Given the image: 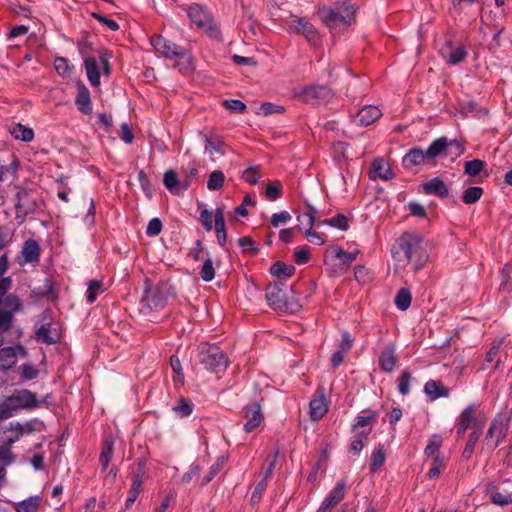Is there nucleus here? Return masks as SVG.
Masks as SVG:
<instances>
[{
  "instance_id": "obj_1",
  "label": "nucleus",
  "mask_w": 512,
  "mask_h": 512,
  "mask_svg": "<svg viewBox=\"0 0 512 512\" xmlns=\"http://www.w3.org/2000/svg\"><path fill=\"white\" fill-rule=\"evenodd\" d=\"M397 244L414 272L423 269L429 259L423 235L416 232H404L399 237Z\"/></svg>"
},
{
  "instance_id": "obj_2",
  "label": "nucleus",
  "mask_w": 512,
  "mask_h": 512,
  "mask_svg": "<svg viewBox=\"0 0 512 512\" xmlns=\"http://www.w3.org/2000/svg\"><path fill=\"white\" fill-rule=\"evenodd\" d=\"M12 287V278L0 275V332H8L13 325V316L21 311L22 302L20 298L13 293H8Z\"/></svg>"
},
{
  "instance_id": "obj_3",
  "label": "nucleus",
  "mask_w": 512,
  "mask_h": 512,
  "mask_svg": "<svg viewBox=\"0 0 512 512\" xmlns=\"http://www.w3.org/2000/svg\"><path fill=\"white\" fill-rule=\"evenodd\" d=\"M150 43L156 52L160 53L165 58L182 61L178 64L179 71L181 73H187L193 70L192 55L184 47H181L158 34L151 36Z\"/></svg>"
},
{
  "instance_id": "obj_4",
  "label": "nucleus",
  "mask_w": 512,
  "mask_h": 512,
  "mask_svg": "<svg viewBox=\"0 0 512 512\" xmlns=\"http://www.w3.org/2000/svg\"><path fill=\"white\" fill-rule=\"evenodd\" d=\"M183 10L186 12L191 23L196 25L197 28L205 31L211 38L220 39V31L208 9L194 3L183 8Z\"/></svg>"
},
{
  "instance_id": "obj_5",
  "label": "nucleus",
  "mask_w": 512,
  "mask_h": 512,
  "mask_svg": "<svg viewBox=\"0 0 512 512\" xmlns=\"http://www.w3.org/2000/svg\"><path fill=\"white\" fill-rule=\"evenodd\" d=\"M198 357L200 363L214 373L224 371L229 363L227 355L216 345L202 344L199 347Z\"/></svg>"
},
{
  "instance_id": "obj_6",
  "label": "nucleus",
  "mask_w": 512,
  "mask_h": 512,
  "mask_svg": "<svg viewBox=\"0 0 512 512\" xmlns=\"http://www.w3.org/2000/svg\"><path fill=\"white\" fill-rule=\"evenodd\" d=\"M296 97L307 104L328 102L333 98V92L327 85H313L301 88Z\"/></svg>"
},
{
  "instance_id": "obj_7",
  "label": "nucleus",
  "mask_w": 512,
  "mask_h": 512,
  "mask_svg": "<svg viewBox=\"0 0 512 512\" xmlns=\"http://www.w3.org/2000/svg\"><path fill=\"white\" fill-rule=\"evenodd\" d=\"M7 398L16 413L20 410H32L40 406L36 394L28 389L16 390Z\"/></svg>"
},
{
  "instance_id": "obj_8",
  "label": "nucleus",
  "mask_w": 512,
  "mask_h": 512,
  "mask_svg": "<svg viewBox=\"0 0 512 512\" xmlns=\"http://www.w3.org/2000/svg\"><path fill=\"white\" fill-rule=\"evenodd\" d=\"M265 298L270 307L275 310L287 312L290 310L286 292L282 289L280 284H269L266 288Z\"/></svg>"
},
{
  "instance_id": "obj_9",
  "label": "nucleus",
  "mask_w": 512,
  "mask_h": 512,
  "mask_svg": "<svg viewBox=\"0 0 512 512\" xmlns=\"http://www.w3.org/2000/svg\"><path fill=\"white\" fill-rule=\"evenodd\" d=\"M318 211L313 206H308L307 211L298 216V220L300 223H303V219H307V229L305 230V235L309 242L316 245H323L324 239L318 233L313 231V226L317 225L318 220Z\"/></svg>"
},
{
  "instance_id": "obj_10",
  "label": "nucleus",
  "mask_w": 512,
  "mask_h": 512,
  "mask_svg": "<svg viewBox=\"0 0 512 512\" xmlns=\"http://www.w3.org/2000/svg\"><path fill=\"white\" fill-rule=\"evenodd\" d=\"M242 416L246 419V422L243 425L245 432H253L263 421L261 405L257 402L246 405L242 409Z\"/></svg>"
},
{
  "instance_id": "obj_11",
  "label": "nucleus",
  "mask_w": 512,
  "mask_h": 512,
  "mask_svg": "<svg viewBox=\"0 0 512 512\" xmlns=\"http://www.w3.org/2000/svg\"><path fill=\"white\" fill-rule=\"evenodd\" d=\"M292 27L297 34L303 35L306 40L312 44L317 45L319 42V32L316 27L307 21L305 18L292 17Z\"/></svg>"
},
{
  "instance_id": "obj_12",
  "label": "nucleus",
  "mask_w": 512,
  "mask_h": 512,
  "mask_svg": "<svg viewBox=\"0 0 512 512\" xmlns=\"http://www.w3.org/2000/svg\"><path fill=\"white\" fill-rule=\"evenodd\" d=\"M41 249L38 242L34 239H28L24 242L20 255L18 256V264L20 266L26 264H36L40 260Z\"/></svg>"
},
{
  "instance_id": "obj_13",
  "label": "nucleus",
  "mask_w": 512,
  "mask_h": 512,
  "mask_svg": "<svg viewBox=\"0 0 512 512\" xmlns=\"http://www.w3.org/2000/svg\"><path fill=\"white\" fill-rule=\"evenodd\" d=\"M200 136L205 143V152L210 156L213 154L225 155V142L223 138L214 131L201 132Z\"/></svg>"
},
{
  "instance_id": "obj_14",
  "label": "nucleus",
  "mask_w": 512,
  "mask_h": 512,
  "mask_svg": "<svg viewBox=\"0 0 512 512\" xmlns=\"http://www.w3.org/2000/svg\"><path fill=\"white\" fill-rule=\"evenodd\" d=\"M346 485L344 482H339L325 497L319 508L318 512H329L337 506L345 497Z\"/></svg>"
},
{
  "instance_id": "obj_15",
  "label": "nucleus",
  "mask_w": 512,
  "mask_h": 512,
  "mask_svg": "<svg viewBox=\"0 0 512 512\" xmlns=\"http://www.w3.org/2000/svg\"><path fill=\"white\" fill-rule=\"evenodd\" d=\"M440 52L449 65H457L467 57V50L462 44L452 45L448 43Z\"/></svg>"
},
{
  "instance_id": "obj_16",
  "label": "nucleus",
  "mask_w": 512,
  "mask_h": 512,
  "mask_svg": "<svg viewBox=\"0 0 512 512\" xmlns=\"http://www.w3.org/2000/svg\"><path fill=\"white\" fill-rule=\"evenodd\" d=\"M458 420L468 426V428H473V431L479 430V432H482L485 425V420L476 416V407L474 404L468 405L460 413Z\"/></svg>"
},
{
  "instance_id": "obj_17",
  "label": "nucleus",
  "mask_w": 512,
  "mask_h": 512,
  "mask_svg": "<svg viewBox=\"0 0 512 512\" xmlns=\"http://www.w3.org/2000/svg\"><path fill=\"white\" fill-rule=\"evenodd\" d=\"M380 109L374 105L364 106L355 115L354 122L360 126H368L381 117Z\"/></svg>"
},
{
  "instance_id": "obj_18",
  "label": "nucleus",
  "mask_w": 512,
  "mask_h": 512,
  "mask_svg": "<svg viewBox=\"0 0 512 512\" xmlns=\"http://www.w3.org/2000/svg\"><path fill=\"white\" fill-rule=\"evenodd\" d=\"M317 14L320 17L321 21L331 29L337 27L340 24H346L345 17L341 13L329 7H319Z\"/></svg>"
},
{
  "instance_id": "obj_19",
  "label": "nucleus",
  "mask_w": 512,
  "mask_h": 512,
  "mask_svg": "<svg viewBox=\"0 0 512 512\" xmlns=\"http://www.w3.org/2000/svg\"><path fill=\"white\" fill-rule=\"evenodd\" d=\"M143 486V471L141 468L135 472L131 479L129 495L125 502V508L130 509L138 498Z\"/></svg>"
},
{
  "instance_id": "obj_20",
  "label": "nucleus",
  "mask_w": 512,
  "mask_h": 512,
  "mask_svg": "<svg viewBox=\"0 0 512 512\" xmlns=\"http://www.w3.org/2000/svg\"><path fill=\"white\" fill-rule=\"evenodd\" d=\"M395 346L389 344L379 356V364L383 371L390 373L392 372L397 364L398 358L395 354Z\"/></svg>"
},
{
  "instance_id": "obj_21",
  "label": "nucleus",
  "mask_w": 512,
  "mask_h": 512,
  "mask_svg": "<svg viewBox=\"0 0 512 512\" xmlns=\"http://www.w3.org/2000/svg\"><path fill=\"white\" fill-rule=\"evenodd\" d=\"M423 191L428 195H436L440 198H446L449 194V189L439 177H434L430 181L423 184Z\"/></svg>"
},
{
  "instance_id": "obj_22",
  "label": "nucleus",
  "mask_w": 512,
  "mask_h": 512,
  "mask_svg": "<svg viewBox=\"0 0 512 512\" xmlns=\"http://www.w3.org/2000/svg\"><path fill=\"white\" fill-rule=\"evenodd\" d=\"M17 350L24 352L21 346L17 349L13 347H4L0 349V370H8L17 362Z\"/></svg>"
},
{
  "instance_id": "obj_23",
  "label": "nucleus",
  "mask_w": 512,
  "mask_h": 512,
  "mask_svg": "<svg viewBox=\"0 0 512 512\" xmlns=\"http://www.w3.org/2000/svg\"><path fill=\"white\" fill-rule=\"evenodd\" d=\"M214 223L217 241L220 246L224 247L226 244L227 233L225 229L224 209L222 207H218L215 210Z\"/></svg>"
},
{
  "instance_id": "obj_24",
  "label": "nucleus",
  "mask_w": 512,
  "mask_h": 512,
  "mask_svg": "<svg viewBox=\"0 0 512 512\" xmlns=\"http://www.w3.org/2000/svg\"><path fill=\"white\" fill-rule=\"evenodd\" d=\"M309 406V415L313 421L320 420L328 411V405L323 395L313 397Z\"/></svg>"
},
{
  "instance_id": "obj_25",
  "label": "nucleus",
  "mask_w": 512,
  "mask_h": 512,
  "mask_svg": "<svg viewBox=\"0 0 512 512\" xmlns=\"http://www.w3.org/2000/svg\"><path fill=\"white\" fill-rule=\"evenodd\" d=\"M427 159L425 151L420 148L410 149L402 159V165L405 169H412L415 166L420 165Z\"/></svg>"
},
{
  "instance_id": "obj_26",
  "label": "nucleus",
  "mask_w": 512,
  "mask_h": 512,
  "mask_svg": "<svg viewBox=\"0 0 512 512\" xmlns=\"http://www.w3.org/2000/svg\"><path fill=\"white\" fill-rule=\"evenodd\" d=\"M150 310H160L166 304V298L158 290H148L142 300Z\"/></svg>"
},
{
  "instance_id": "obj_27",
  "label": "nucleus",
  "mask_w": 512,
  "mask_h": 512,
  "mask_svg": "<svg viewBox=\"0 0 512 512\" xmlns=\"http://www.w3.org/2000/svg\"><path fill=\"white\" fill-rule=\"evenodd\" d=\"M424 392L431 400L449 396V389L435 380H429L425 383Z\"/></svg>"
},
{
  "instance_id": "obj_28",
  "label": "nucleus",
  "mask_w": 512,
  "mask_h": 512,
  "mask_svg": "<svg viewBox=\"0 0 512 512\" xmlns=\"http://www.w3.org/2000/svg\"><path fill=\"white\" fill-rule=\"evenodd\" d=\"M9 132L16 140L27 143L33 141L35 137L33 129L21 123L13 124L10 127Z\"/></svg>"
},
{
  "instance_id": "obj_29",
  "label": "nucleus",
  "mask_w": 512,
  "mask_h": 512,
  "mask_svg": "<svg viewBox=\"0 0 512 512\" xmlns=\"http://www.w3.org/2000/svg\"><path fill=\"white\" fill-rule=\"evenodd\" d=\"M84 66L90 84L98 86L100 84V71L96 59L93 57L86 58Z\"/></svg>"
},
{
  "instance_id": "obj_30",
  "label": "nucleus",
  "mask_w": 512,
  "mask_h": 512,
  "mask_svg": "<svg viewBox=\"0 0 512 512\" xmlns=\"http://www.w3.org/2000/svg\"><path fill=\"white\" fill-rule=\"evenodd\" d=\"M78 110L86 115L92 113V105L90 100V92L86 87H83L79 90L76 101H75Z\"/></svg>"
},
{
  "instance_id": "obj_31",
  "label": "nucleus",
  "mask_w": 512,
  "mask_h": 512,
  "mask_svg": "<svg viewBox=\"0 0 512 512\" xmlns=\"http://www.w3.org/2000/svg\"><path fill=\"white\" fill-rule=\"evenodd\" d=\"M372 171L376 177H379L382 180H389L394 176L388 163L383 158H377L373 161Z\"/></svg>"
},
{
  "instance_id": "obj_32",
  "label": "nucleus",
  "mask_w": 512,
  "mask_h": 512,
  "mask_svg": "<svg viewBox=\"0 0 512 512\" xmlns=\"http://www.w3.org/2000/svg\"><path fill=\"white\" fill-rule=\"evenodd\" d=\"M7 432L4 426H0V462L5 465H9L14 461V456L10 451L11 447H6Z\"/></svg>"
},
{
  "instance_id": "obj_33",
  "label": "nucleus",
  "mask_w": 512,
  "mask_h": 512,
  "mask_svg": "<svg viewBox=\"0 0 512 512\" xmlns=\"http://www.w3.org/2000/svg\"><path fill=\"white\" fill-rule=\"evenodd\" d=\"M270 273L279 279L289 278L295 273V267L282 261H276L272 264Z\"/></svg>"
},
{
  "instance_id": "obj_34",
  "label": "nucleus",
  "mask_w": 512,
  "mask_h": 512,
  "mask_svg": "<svg viewBox=\"0 0 512 512\" xmlns=\"http://www.w3.org/2000/svg\"><path fill=\"white\" fill-rule=\"evenodd\" d=\"M448 147V141L445 137H440L434 140L427 150H425V155L427 160H432L439 156L446 148Z\"/></svg>"
},
{
  "instance_id": "obj_35",
  "label": "nucleus",
  "mask_w": 512,
  "mask_h": 512,
  "mask_svg": "<svg viewBox=\"0 0 512 512\" xmlns=\"http://www.w3.org/2000/svg\"><path fill=\"white\" fill-rule=\"evenodd\" d=\"M328 225L333 228H337L342 231H346L349 229V221L348 218L344 214H337L332 218L319 220L317 222V226Z\"/></svg>"
},
{
  "instance_id": "obj_36",
  "label": "nucleus",
  "mask_w": 512,
  "mask_h": 512,
  "mask_svg": "<svg viewBox=\"0 0 512 512\" xmlns=\"http://www.w3.org/2000/svg\"><path fill=\"white\" fill-rule=\"evenodd\" d=\"M172 410L180 418L188 417L193 413L194 404L191 400L181 397L177 400V403Z\"/></svg>"
},
{
  "instance_id": "obj_37",
  "label": "nucleus",
  "mask_w": 512,
  "mask_h": 512,
  "mask_svg": "<svg viewBox=\"0 0 512 512\" xmlns=\"http://www.w3.org/2000/svg\"><path fill=\"white\" fill-rule=\"evenodd\" d=\"M36 338L42 343L51 345L58 341L57 334H52L49 324L41 325L36 331Z\"/></svg>"
},
{
  "instance_id": "obj_38",
  "label": "nucleus",
  "mask_w": 512,
  "mask_h": 512,
  "mask_svg": "<svg viewBox=\"0 0 512 512\" xmlns=\"http://www.w3.org/2000/svg\"><path fill=\"white\" fill-rule=\"evenodd\" d=\"M113 456V441L112 439H106L101 447V453L99 457V461L103 470L107 469L111 458Z\"/></svg>"
},
{
  "instance_id": "obj_39",
  "label": "nucleus",
  "mask_w": 512,
  "mask_h": 512,
  "mask_svg": "<svg viewBox=\"0 0 512 512\" xmlns=\"http://www.w3.org/2000/svg\"><path fill=\"white\" fill-rule=\"evenodd\" d=\"M104 291L103 282L97 280L89 281L86 295L87 302L90 304L94 303L98 295L102 294Z\"/></svg>"
},
{
  "instance_id": "obj_40",
  "label": "nucleus",
  "mask_w": 512,
  "mask_h": 512,
  "mask_svg": "<svg viewBox=\"0 0 512 512\" xmlns=\"http://www.w3.org/2000/svg\"><path fill=\"white\" fill-rule=\"evenodd\" d=\"M411 301L412 295L408 289L401 288L397 292L395 297V305L399 310L406 311L410 307Z\"/></svg>"
},
{
  "instance_id": "obj_41",
  "label": "nucleus",
  "mask_w": 512,
  "mask_h": 512,
  "mask_svg": "<svg viewBox=\"0 0 512 512\" xmlns=\"http://www.w3.org/2000/svg\"><path fill=\"white\" fill-rule=\"evenodd\" d=\"M385 451L381 444L375 447L371 455L370 469L372 472H377L385 462Z\"/></svg>"
},
{
  "instance_id": "obj_42",
  "label": "nucleus",
  "mask_w": 512,
  "mask_h": 512,
  "mask_svg": "<svg viewBox=\"0 0 512 512\" xmlns=\"http://www.w3.org/2000/svg\"><path fill=\"white\" fill-rule=\"evenodd\" d=\"M40 497H29L16 506V512H37L40 505Z\"/></svg>"
},
{
  "instance_id": "obj_43",
  "label": "nucleus",
  "mask_w": 512,
  "mask_h": 512,
  "mask_svg": "<svg viewBox=\"0 0 512 512\" xmlns=\"http://www.w3.org/2000/svg\"><path fill=\"white\" fill-rule=\"evenodd\" d=\"M332 253L334 257L339 259L342 264L344 265H350L352 262H354L359 254L358 250L346 252L340 247L333 248Z\"/></svg>"
},
{
  "instance_id": "obj_44",
  "label": "nucleus",
  "mask_w": 512,
  "mask_h": 512,
  "mask_svg": "<svg viewBox=\"0 0 512 512\" xmlns=\"http://www.w3.org/2000/svg\"><path fill=\"white\" fill-rule=\"evenodd\" d=\"M163 183L173 194H177L180 191L178 176L173 170H168L164 173Z\"/></svg>"
},
{
  "instance_id": "obj_45",
  "label": "nucleus",
  "mask_w": 512,
  "mask_h": 512,
  "mask_svg": "<svg viewBox=\"0 0 512 512\" xmlns=\"http://www.w3.org/2000/svg\"><path fill=\"white\" fill-rule=\"evenodd\" d=\"M224 181V173L221 170H215L209 175L207 188L211 191L220 190L224 185Z\"/></svg>"
},
{
  "instance_id": "obj_46",
  "label": "nucleus",
  "mask_w": 512,
  "mask_h": 512,
  "mask_svg": "<svg viewBox=\"0 0 512 512\" xmlns=\"http://www.w3.org/2000/svg\"><path fill=\"white\" fill-rule=\"evenodd\" d=\"M483 195V189L478 186H472L467 188L462 194V201L465 204L476 203Z\"/></svg>"
},
{
  "instance_id": "obj_47",
  "label": "nucleus",
  "mask_w": 512,
  "mask_h": 512,
  "mask_svg": "<svg viewBox=\"0 0 512 512\" xmlns=\"http://www.w3.org/2000/svg\"><path fill=\"white\" fill-rule=\"evenodd\" d=\"M485 167V162L480 159L466 161L464 164V172L470 177H476Z\"/></svg>"
},
{
  "instance_id": "obj_48",
  "label": "nucleus",
  "mask_w": 512,
  "mask_h": 512,
  "mask_svg": "<svg viewBox=\"0 0 512 512\" xmlns=\"http://www.w3.org/2000/svg\"><path fill=\"white\" fill-rule=\"evenodd\" d=\"M481 435L482 432H479V430L473 431L472 433L469 434L468 441L463 450V457L467 459L471 457V455L474 453L475 446Z\"/></svg>"
},
{
  "instance_id": "obj_49",
  "label": "nucleus",
  "mask_w": 512,
  "mask_h": 512,
  "mask_svg": "<svg viewBox=\"0 0 512 512\" xmlns=\"http://www.w3.org/2000/svg\"><path fill=\"white\" fill-rule=\"evenodd\" d=\"M442 445V437L440 435H432L428 441L427 446L425 447V454L427 456H432L433 458L436 455H439L437 452Z\"/></svg>"
},
{
  "instance_id": "obj_50",
  "label": "nucleus",
  "mask_w": 512,
  "mask_h": 512,
  "mask_svg": "<svg viewBox=\"0 0 512 512\" xmlns=\"http://www.w3.org/2000/svg\"><path fill=\"white\" fill-rule=\"evenodd\" d=\"M199 274L201 279L205 282H210L214 279L215 271L213 267V261L211 258H207L204 261Z\"/></svg>"
},
{
  "instance_id": "obj_51",
  "label": "nucleus",
  "mask_w": 512,
  "mask_h": 512,
  "mask_svg": "<svg viewBox=\"0 0 512 512\" xmlns=\"http://www.w3.org/2000/svg\"><path fill=\"white\" fill-rule=\"evenodd\" d=\"M411 374L405 369L401 372L398 379V391L401 395H407L410 392Z\"/></svg>"
},
{
  "instance_id": "obj_52",
  "label": "nucleus",
  "mask_w": 512,
  "mask_h": 512,
  "mask_svg": "<svg viewBox=\"0 0 512 512\" xmlns=\"http://www.w3.org/2000/svg\"><path fill=\"white\" fill-rule=\"evenodd\" d=\"M268 486V481L261 479L256 485L251 495V504L255 505L262 499V495Z\"/></svg>"
},
{
  "instance_id": "obj_53",
  "label": "nucleus",
  "mask_w": 512,
  "mask_h": 512,
  "mask_svg": "<svg viewBox=\"0 0 512 512\" xmlns=\"http://www.w3.org/2000/svg\"><path fill=\"white\" fill-rule=\"evenodd\" d=\"M18 429V435L24 436L29 435L36 430L38 421L36 419L26 421L24 423L15 422Z\"/></svg>"
},
{
  "instance_id": "obj_54",
  "label": "nucleus",
  "mask_w": 512,
  "mask_h": 512,
  "mask_svg": "<svg viewBox=\"0 0 512 512\" xmlns=\"http://www.w3.org/2000/svg\"><path fill=\"white\" fill-rule=\"evenodd\" d=\"M266 197L270 201L277 200L282 194L281 184L278 182L269 183L265 190Z\"/></svg>"
},
{
  "instance_id": "obj_55",
  "label": "nucleus",
  "mask_w": 512,
  "mask_h": 512,
  "mask_svg": "<svg viewBox=\"0 0 512 512\" xmlns=\"http://www.w3.org/2000/svg\"><path fill=\"white\" fill-rule=\"evenodd\" d=\"M260 177L261 175L258 167H249L246 170H244L242 174L243 180L252 185L257 184Z\"/></svg>"
},
{
  "instance_id": "obj_56",
  "label": "nucleus",
  "mask_w": 512,
  "mask_h": 512,
  "mask_svg": "<svg viewBox=\"0 0 512 512\" xmlns=\"http://www.w3.org/2000/svg\"><path fill=\"white\" fill-rule=\"evenodd\" d=\"M222 105L232 112L242 113L246 110V104L238 99L224 100Z\"/></svg>"
},
{
  "instance_id": "obj_57",
  "label": "nucleus",
  "mask_w": 512,
  "mask_h": 512,
  "mask_svg": "<svg viewBox=\"0 0 512 512\" xmlns=\"http://www.w3.org/2000/svg\"><path fill=\"white\" fill-rule=\"evenodd\" d=\"M5 430L7 432V439H6V447H11L15 442H17L21 435H18V429L16 427V423H10L8 426H4Z\"/></svg>"
},
{
  "instance_id": "obj_58",
  "label": "nucleus",
  "mask_w": 512,
  "mask_h": 512,
  "mask_svg": "<svg viewBox=\"0 0 512 512\" xmlns=\"http://www.w3.org/2000/svg\"><path fill=\"white\" fill-rule=\"evenodd\" d=\"M444 465V460L441 455H436L432 459V466L428 472L429 479H435L440 475V470Z\"/></svg>"
},
{
  "instance_id": "obj_59",
  "label": "nucleus",
  "mask_w": 512,
  "mask_h": 512,
  "mask_svg": "<svg viewBox=\"0 0 512 512\" xmlns=\"http://www.w3.org/2000/svg\"><path fill=\"white\" fill-rule=\"evenodd\" d=\"M16 414L13 406L11 405L9 399L6 397L3 401L0 402V420L8 419Z\"/></svg>"
},
{
  "instance_id": "obj_60",
  "label": "nucleus",
  "mask_w": 512,
  "mask_h": 512,
  "mask_svg": "<svg viewBox=\"0 0 512 512\" xmlns=\"http://www.w3.org/2000/svg\"><path fill=\"white\" fill-rule=\"evenodd\" d=\"M354 276H355V279L359 283H362V284L368 283L371 280V276H370L369 270L366 267L362 266V265L355 266V268H354Z\"/></svg>"
},
{
  "instance_id": "obj_61",
  "label": "nucleus",
  "mask_w": 512,
  "mask_h": 512,
  "mask_svg": "<svg viewBox=\"0 0 512 512\" xmlns=\"http://www.w3.org/2000/svg\"><path fill=\"white\" fill-rule=\"evenodd\" d=\"M54 67L59 75L67 76L70 74L69 61L64 57H57L54 61Z\"/></svg>"
},
{
  "instance_id": "obj_62",
  "label": "nucleus",
  "mask_w": 512,
  "mask_h": 512,
  "mask_svg": "<svg viewBox=\"0 0 512 512\" xmlns=\"http://www.w3.org/2000/svg\"><path fill=\"white\" fill-rule=\"evenodd\" d=\"M238 242L243 252L250 253L252 255L258 252V248L255 246L251 237H242Z\"/></svg>"
},
{
  "instance_id": "obj_63",
  "label": "nucleus",
  "mask_w": 512,
  "mask_h": 512,
  "mask_svg": "<svg viewBox=\"0 0 512 512\" xmlns=\"http://www.w3.org/2000/svg\"><path fill=\"white\" fill-rule=\"evenodd\" d=\"M310 259V252L308 248L298 247L294 252V261L296 264H305Z\"/></svg>"
},
{
  "instance_id": "obj_64",
  "label": "nucleus",
  "mask_w": 512,
  "mask_h": 512,
  "mask_svg": "<svg viewBox=\"0 0 512 512\" xmlns=\"http://www.w3.org/2000/svg\"><path fill=\"white\" fill-rule=\"evenodd\" d=\"M162 231V222L159 218H153L149 221L147 228H146V234L148 236H157Z\"/></svg>"
}]
</instances>
